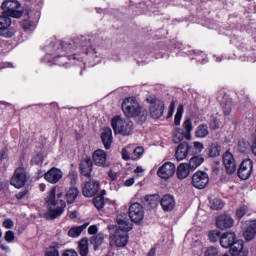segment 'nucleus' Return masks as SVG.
Listing matches in <instances>:
<instances>
[{
  "label": "nucleus",
  "instance_id": "obj_36",
  "mask_svg": "<svg viewBox=\"0 0 256 256\" xmlns=\"http://www.w3.org/2000/svg\"><path fill=\"white\" fill-rule=\"evenodd\" d=\"M208 239L211 243H217L221 239V232L219 230H212L208 234Z\"/></svg>",
  "mask_w": 256,
  "mask_h": 256
},
{
  "label": "nucleus",
  "instance_id": "obj_52",
  "mask_svg": "<svg viewBox=\"0 0 256 256\" xmlns=\"http://www.w3.org/2000/svg\"><path fill=\"white\" fill-rule=\"evenodd\" d=\"M194 149H195L196 153H201V151H203V149H204L203 143L194 142Z\"/></svg>",
  "mask_w": 256,
  "mask_h": 256
},
{
  "label": "nucleus",
  "instance_id": "obj_44",
  "mask_svg": "<svg viewBox=\"0 0 256 256\" xmlns=\"http://www.w3.org/2000/svg\"><path fill=\"white\" fill-rule=\"evenodd\" d=\"M248 207L243 205L240 206L237 210H236V217H238V219H243V217H245V215H247V211H248Z\"/></svg>",
  "mask_w": 256,
  "mask_h": 256
},
{
  "label": "nucleus",
  "instance_id": "obj_14",
  "mask_svg": "<svg viewBox=\"0 0 256 256\" xmlns=\"http://www.w3.org/2000/svg\"><path fill=\"white\" fill-rule=\"evenodd\" d=\"M44 179L48 183L55 185L56 183H59V181L63 179V171H61V169L59 168L53 167L45 173Z\"/></svg>",
  "mask_w": 256,
  "mask_h": 256
},
{
  "label": "nucleus",
  "instance_id": "obj_13",
  "mask_svg": "<svg viewBox=\"0 0 256 256\" xmlns=\"http://www.w3.org/2000/svg\"><path fill=\"white\" fill-rule=\"evenodd\" d=\"M223 164L228 175H233L237 171V164L235 163V157L229 151L223 154Z\"/></svg>",
  "mask_w": 256,
  "mask_h": 256
},
{
  "label": "nucleus",
  "instance_id": "obj_24",
  "mask_svg": "<svg viewBox=\"0 0 256 256\" xmlns=\"http://www.w3.org/2000/svg\"><path fill=\"white\" fill-rule=\"evenodd\" d=\"M101 139L105 149H111V144L113 143V131L111 128L104 129Z\"/></svg>",
  "mask_w": 256,
  "mask_h": 256
},
{
  "label": "nucleus",
  "instance_id": "obj_4",
  "mask_svg": "<svg viewBox=\"0 0 256 256\" xmlns=\"http://www.w3.org/2000/svg\"><path fill=\"white\" fill-rule=\"evenodd\" d=\"M112 129L115 135H123L127 137L133 133V121L116 116L111 121Z\"/></svg>",
  "mask_w": 256,
  "mask_h": 256
},
{
  "label": "nucleus",
  "instance_id": "obj_7",
  "mask_svg": "<svg viewBox=\"0 0 256 256\" xmlns=\"http://www.w3.org/2000/svg\"><path fill=\"white\" fill-rule=\"evenodd\" d=\"M129 243L128 232L115 230L114 234L110 236V247H125Z\"/></svg>",
  "mask_w": 256,
  "mask_h": 256
},
{
  "label": "nucleus",
  "instance_id": "obj_21",
  "mask_svg": "<svg viewBox=\"0 0 256 256\" xmlns=\"http://www.w3.org/2000/svg\"><path fill=\"white\" fill-rule=\"evenodd\" d=\"M118 229L116 231H125V233H129L131 229H133V224L129 222L127 215H119L117 217Z\"/></svg>",
  "mask_w": 256,
  "mask_h": 256
},
{
  "label": "nucleus",
  "instance_id": "obj_48",
  "mask_svg": "<svg viewBox=\"0 0 256 256\" xmlns=\"http://www.w3.org/2000/svg\"><path fill=\"white\" fill-rule=\"evenodd\" d=\"M31 162L34 163V165H41V163H43V154H37L33 157Z\"/></svg>",
  "mask_w": 256,
  "mask_h": 256
},
{
  "label": "nucleus",
  "instance_id": "obj_55",
  "mask_svg": "<svg viewBox=\"0 0 256 256\" xmlns=\"http://www.w3.org/2000/svg\"><path fill=\"white\" fill-rule=\"evenodd\" d=\"M29 193V190H23L22 192L16 194V199L21 200L25 199V196Z\"/></svg>",
  "mask_w": 256,
  "mask_h": 256
},
{
  "label": "nucleus",
  "instance_id": "obj_34",
  "mask_svg": "<svg viewBox=\"0 0 256 256\" xmlns=\"http://www.w3.org/2000/svg\"><path fill=\"white\" fill-rule=\"evenodd\" d=\"M202 163H203V157L194 156L190 159L188 167L191 171H195V169H197V167H199Z\"/></svg>",
  "mask_w": 256,
  "mask_h": 256
},
{
  "label": "nucleus",
  "instance_id": "obj_63",
  "mask_svg": "<svg viewBox=\"0 0 256 256\" xmlns=\"http://www.w3.org/2000/svg\"><path fill=\"white\" fill-rule=\"evenodd\" d=\"M22 27L24 29H29V27H31V23L29 22V20H25L23 23H22Z\"/></svg>",
  "mask_w": 256,
  "mask_h": 256
},
{
  "label": "nucleus",
  "instance_id": "obj_2",
  "mask_svg": "<svg viewBox=\"0 0 256 256\" xmlns=\"http://www.w3.org/2000/svg\"><path fill=\"white\" fill-rule=\"evenodd\" d=\"M122 111L127 119H136L138 123L147 121V109L142 108L135 97H128L123 100Z\"/></svg>",
  "mask_w": 256,
  "mask_h": 256
},
{
  "label": "nucleus",
  "instance_id": "obj_64",
  "mask_svg": "<svg viewBox=\"0 0 256 256\" xmlns=\"http://www.w3.org/2000/svg\"><path fill=\"white\" fill-rule=\"evenodd\" d=\"M252 153L254 155H256V139L254 140L253 144H252Z\"/></svg>",
  "mask_w": 256,
  "mask_h": 256
},
{
  "label": "nucleus",
  "instance_id": "obj_33",
  "mask_svg": "<svg viewBox=\"0 0 256 256\" xmlns=\"http://www.w3.org/2000/svg\"><path fill=\"white\" fill-rule=\"evenodd\" d=\"M67 203H74L75 199L79 197V190L77 188H70L65 195Z\"/></svg>",
  "mask_w": 256,
  "mask_h": 256
},
{
  "label": "nucleus",
  "instance_id": "obj_5",
  "mask_svg": "<svg viewBox=\"0 0 256 256\" xmlns=\"http://www.w3.org/2000/svg\"><path fill=\"white\" fill-rule=\"evenodd\" d=\"M146 101L150 105V117H152V119H161L163 113H165V102L153 94L148 95Z\"/></svg>",
  "mask_w": 256,
  "mask_h": 256
},
{
  "label": "nucleus",
  "instance_id": "obj_10",
  "mask_svg": "<svg viewBox=\"0 0 256 256\" xmlns=\"http://www.w3.org/2000/svg\"><path fill=\"white\" fill-rule=\"evenodd\" d=\"M192 185L195 189H205L209 185V174L198 171L192 176Z\"/></svg>",
  "mask_w": 256,
  "mask_h": 256
},
{
  "label": "nucleus",
  "instance_id": "obj_6",
  "mask_svg": "<svg viewBox=\"0 0 256 256\" xmlns=\"http://www.w3.org/2000/svg\"><path fill=\"white\" fill-rule=\"evenodd\" d=\"M1 9L3 14L7 17H15L16 19H19V17L23 15V12L21 11V3L17 0H5L1 5Z\"/></svg>",
  "mask_w": 256,
  "mask_h": 256
},
{
  "label": "nucleus",
  "instance_id": "obj_23",
  "mask_svg": "<svg viewBox=\"0 0 256 256\" xmlns=\"http://www.w3.org/2000/svg\"><path fill=\"white\" fill-rule=\"evenodd\" d=\"M221 105L224 109V115H231V111L235 108V102L229 95H224Z\"/></svg>",
  "mask_w": 256,
  "mask_h": 256
},
{
  "label": "nucleus",
  "instance_id": "obj_56",
  "mask_svg": "<svg viewBox=\"0 0 256 256\" xmlns=\"http://www.w3.org/2000/svg\"><path fill=\"white\" fill-rule=\"evenodd\" d=\"M173 113H175V102L172 101L169 107L168 117H173Z\"/></svg>",
  "mask_w": 256,
  "mask_h": 256
},
{
  "label": "nucleus",
  "instance_id": "obj_45",
  "mask_svg": "<svg viewBox=\"0 0 256 256\" xmlns=\"http://www.w3.org/2000/svg\"><path fill=\"white\" fill-rule=\"evenodd\" d=\"M83 52L85 53V55H88L89 57H93V55L97 54V50L95 49V46H93V45L84 46Z\"/></svg>",
  "mask_w": 256,
  "mask_h": 256
},
{
  "label": "nucleus",
  "instance_id": "obj_49",
  "mask_svg": "<svg viewBox=\"0 0 256 256\" xmlns=\"http://www.w3.org/2000/svg\"><path fill=\"white\" fill-rule=\"evenodd\" d=\"M69 179L71 181V185H75L77 183V180L79 179L77 172H75V171L71 172L69 174Z\"/></svg>",
  "mask_w": 256,
  "mask_h": 256
},
{
  "label": "nucleus",
  "instance_id": "obj_25",
  "mask_svg": "<svg viewBox=\"0 0 256 256\" xmlns=\"http://www.w3.org/2000/svg\"><path fill=\"white\" fill-rule=\"evenodd\" d=\"M244 243L243 240H236L234 244L231 246L230 254L232 256H245V252L243 251Z\"/></svg>",
  "mask_w": 256,
  "mask_h": 256
},
{
  "label": "nucleus",
  "instance_id": "obj_16",
  "mask_svg": "<svg viewBox=\"0 0 256 256\" xmlns=\"http://www.w3.org/2000/svg\"><path fill=\"white\" fill-rule=\"evenodd\" d=\"M216 225L218 229H221V231H225V229H231V227L235 225V220H233V217L227 214H222L218 216L216 220Z\"/></svg>",
  "mask_w": 256,
  "mask_h": 256
},
{
  "label": "nucleus",
  "instance_id": "obj_54",
  "mask_svg": "<svg viewBox=\"0 0 256 256\" xmlns=\"http://www.w3.org/2000/svg\"><path fill=\"white\" fill-rule=\"evenodd\" d=\"M62 256H79L75 250H66L63 252Z\"/></svg>",
  "mask_w": 256,
  "mask_h": 256
},
{
  "label": "nucleus",
  "instance_id": "obj_22",
  "mask_svg": "<svg viewBox=\"0 0 256 256\" xmlns=\"http://www.w3.org/2000/svg\"><path fill=\"white\" fill-rule=\"evenodd\" d=\"M94 164L98 167H105L107 163V153L104 150L98 149L93 153Z\"/></svg>",
  "mask_w": 256,
  "mask_h": 256
},
{
  "label": "nucleus",
  "instance_id": "obj_57",
  "mask_svg": "<svg viewBox=\"0 0 256 256\" xmlns=\"http://www.w3.org/2000/svg\"><path fill=\"white\" fill-rule=\"evenodd\" d=\"M219 120L217 119H213L211 122H210V127L212 129H219Z\"/></svg>",
  "mask_w": 256,
  "mask_h": 256
},
{
  "label": "nucleus",
  "instance_id": "obj_30",
  "mask_svg": "<svg viewBox=\"0 0 256 256\" xmlns=\"http://www.w3.org/2000/svg\"><path fill=\"white\" fill-rule=\"evenodd\" d=\"M209 135V127L206 124H200L195 131V136L199 139H205Z\"/></svg>",
  "mask_w": 256,
  "mask_h": 256
},
{
  "label": "nucleus",
  "instance_id": "obj_59",
  "mask_svg": "<svg viewBox=\"0 0 256 256\" xmlns=\"http://www.w3.org/2000/svg\"><path fill=\"white\" fill-rule=\"evenodd\" d=\"M108 175H109L111 181H117V172L110 170L108 172Z\"/></svg>",
  "mask_w": 256,
  "mask_h": 256
},
{
  "label": "nucleus",
  "instance_id": "obj_26",
  "mask_svg": "<svg viewBox=\"0 0 256 256\" xmlns=\"http://www.w3.org/2000/svg\"><path fill=\"white\" fill-rule=\"evenodd\" d=\"M142 203H144L146 207H149V209H155L159 203V196L157 194L146 195L144 199H142Z\"/></svg>",
  "mask_w": 256,
  "mask_h": 256
},
{
  "label": "nucleus",
  "instance_id": "obj_40",
  "mask_svg": "<svg viewBox=\"0 0 256 256\" xmlns=\"http://www.w3.org/2000/svg\"><path fill=\"white\" fill-rule=\"evenodd\" d=\"M183 127L186 130V139H191V132L193 131V124L191 123V120H185Z\"/></svg>",
  "mask_w": 256,
  "mask_h": 256
},
{
  "label": "nucleus",
  "instance_id": "obj_32",
  "mask_svg": "<svg viewBox=\"0 0 256 256\" xmlns=\"http://www.w3.org/2000/svg\"><path fill=\"white\" fill-rule=\"evenodd\" d=\"M103 241H105V234L98 233L91 238L90 243L96 249L97 247H101V245H103Z\"/></svg>",
  "mask_w": 256,
  "mask_h": 256
},
{
  "label": "nucleus",
  "instance_id": "obj_62",
  "mask_svg": "<svg viewBox=\"0 0 256 256\" xmlns=\"http://www.w3.org/2000/svg\"><path fill=\"white\" fill-rule=\"evenodd\" d=\"M222 172H223V169H221L220 167H214L213 168L214 175H219Z\"/></svg>",
  "mask_w": 256,
  "mask_h": 256
},
{
  "label": "nucleus",
  "instance_id": "obj_9",
  "mask_svg": "<svg viewBox=\"0 0 256 256\" xmlns=\"http://www.w3.org/2000/svg\"><path fill=\"white\" fill-rule=\"evenodd\" d=\"M129 217L133 223H141L145 219V209L139 203H133L129 207Z\"/></svg>",
  "mask_w": 256,
  "mask_h": 256
},
{
  "label": "nucleus",
  "instance_id": "obj_35",
  "mask_svg": "<svg viewBox=\"0 0 256 256\" xmlns=\"http://www.w3.org/2000/svg\"><path fill=\"white\" fill-rule=\"evenodd\" d=\"M185 139V133L181 128H176L173 132V142L178 144L181 143Z\"/></svg>",
  "mask_w": 256,
  "mask_h": 256
},
{
  "label": "nucleus",
  "instance_id": "obj_11",
  "mask_svg": "<svg viewBox=\"0 0 256 256\" xmlns=\"http://www.w3.org/2000/svg\"><path fill=\"white\" fill-rule=\"evenodd\" d=\"M15 30L11 28V18L9 16H0V37H13Z\"/></svg>",
  "mask_w": 256,
  "mask_h": 256
},
{
  "label": "nucleus",
  "instance_id": "obj_20",
  "mask_svg": "<svg viewBox=\"0 0 256 256\" xmlns=\"http://www.w3.org/2000/svg\"><path fill=\"white\" fill-rule=\"evenodd\" d=\"M80 171L84 177H91V171H93V160L90 157H85L80 162Z\"/></svg>",
  "mask_w": 256,
  "mask_h": 256
},
{
  "label": "nucleus",
  "instance_id": "obj_8",
  "mask_svg": "<svg viewBox=\"0 0 256 256\" xmlns=\"http://www.w3.org/2000/svg\"><path fill=\"white\" fill-rule=\"evenodd\" d=\"M27 179V170H25V168L23 167H19L16 169L13 177L11 178L10 183L16 189H21V187H25Z\"/></svg>",
  "mask_w": 256,
  "mask_h": 256
},
{
  "label": "nucleus",
  "instance_id": "obj_29",
  "mask_svg": "<svg viewBox=\"0 0 256 256\" xmlns=\"http://www.w3.org/2000/svg\"><path fill=\"white\" fill-rule=\"evenodd\" d=\"M78 251L81 256L89 255V240L87 238H82L78 244Z\"/></svg>",
  "mask_w": 256,
  "mask_h": 256
},
{
  "label": "nucleus",
  "instance_id": "obj_58",
  "mask_svg": "<svg viewBox=\"0 0 256 256\" xmlns=\"http://www.w3.org/2000/svg\"><path fill=\"white\" fill-rule=\"evenodd\" d=\"M9 154H7V149H3L0 151V161H5Z\"/></svg>",
  "mask_w": 256,
  "mask_h": 256
},
{
  "label": "nucleus",
  "instance_id": "obj_28",
  "mask_svg": "<svg viewBox=\"0 0 256 256\" xmlns=\"http://www.w3.org/2000/svg\"><path fill=\"white\" fill-rule=\"evenodd\" d=\"M189 164L182 163L177 168V177L178 179H187L190 173Z\"/></svg>",
  "mask_w": 256,
  "mask_h": 256
},
{
  "label": "nucleus",
  "instance_id": "obj_39",
  "mask_svg": "<svg viewBox=\"0 0 256 256\" xmlns=\"http://www.w3.org/2000/svg\"><path fill=\"white\" fill-rule=\"evenodd\" d=\"M221 155V150L219 149L218 144H212L209 148V156L210 157H219Z\"/></svg>",
  "mask_w": 256,
  "mask_h": 256
},
{
  "label": "nucleus",
  "instance_id": "obj_18",
  "mask_svg": "<svg viewBox=\"0 0 256 256\" xmlns=\"http://www.w3.org/2000/svg\"><path fill=\"white\" fill-rule=\"evenodd\" d=\"M99 191V182L95 180H90L86 182L84 187L82 188V193L84 197H93Z\"/></svg>",
  "mask_w": 256,
  "mask_h": 256
},
{
  "label": "nucleus",
  "instance_id": "obj_43",
  "mask_svg": "<svg viewBox=\"0 0 256 256\" xmlns=\"http://www.w3.org/2000/svg\"><path fill=\"white\" fill-rule=\"evenodd\" d=\"M93 203L96 209H103V206L105 205V198H103V196H97L93 199Z\"/></svg>",
  "mask_w": 256,
  "mask_h": 256
},
{
  "label": "nucleus",
  "instance_id": "obj_17",
  "mask_svg": "<svg viewBox=\"0 0 256 256\" xmlns=\"http://www.w3.org/2000/svg\"><path fill=\"white\" fill-rule=\"evenodd\" d=\"M237 241L235 232H226L220 237V245L223 249H229Z\"/></svg>",
  "mask_w": 256,
  "mask_h": 256
},
{
  "label": "nucleus",
  "instance_id": "obj_12",
  "mask_svg": "<svg viewBox=\"0 0 256 256\" xmlns=\"http://www.w3.org/2000/svg\"><path fill=\"white\" fill-rule=\"evenodd\" d=\"M251 173H253V161L251 159L244 160L238 169V176L245 181L251 177Z\"/></svg>",
  "mask_w": 256,
  "mask_h": 256
},
{
  "label": "nucleus",
  "instance_id": "obj_46",
  "mask_svg": "<svg viewBox=\"0 0 256 256\" xmlns=\"http://www.w3.org/2000/svg\"><path fill=\"white\" fill-rule=\"evenodd\" d=\"M217 255H219V251L215 247H209L204 252V256H217Z\"/></svg>",
  "mask_w": 256,
  "mask_h": 256
},
{
  "label": "nucleus",
  "instance_id": "obj_15",
  "mask_svg": "<svg viewBox=\"0 0 256 256\" xmlns=\"http://www.w3.org/2000/svg\"><path fill=\"white\" fill-rule=\"evenodd\" d=\"M161 179H171L175 175V164L171 162L164 163L157 171Z\"/></svg>",
  "mask_w": 256,
  "mask_h": 256
},
{
  "label": "nucleus",
  "instance_id": "obj_41",
  "mask_svg": "<svg viewBox=\"0 0 256 256\" xmlns=\"http://www.w3.org/2000/svg\"><path fill=\"white\" fill-rule=\"evenodd\" d=\"M224 204L223 200L219 198H214L211 203V209H214L215 211H219V209H223Z\"/></svg>",
  "mask_w": 256,
  "mask_h": 256
},
{
  "label": "nucleus",
  "instance_id": "obj_19",
  "mask_svg": "<svg viewBox=\"0 0 256 256\" xmlns=\"http://www.w3.org/2000/svg\"><path fill=\"white\" fill-rule=\"evenodd\" d=\"M160 205L163 211H173L176 205L175 198L171 194H166L160 199Z\"/></svg>",
  "mask_w": 256,
  "mask_h": 256
},
{
  "label": "nucleus",
  "instance_id": "obj_38",
  "mask_svg": "<svg viewBox=\"0 0 256 256\" xmlns=\"http://www.w3.org/2000/svg\"><path fill=\"white\" fill-rule=\"evenodd\" d=\"M184 107L183 104H180L177 108V112L175 115L174 123L175 125H181V119L183 117Z\"/></svg>",
  "mask_w": 256,
  "mask_h": 256
},
{
  "label": "nucleus",
  "instance_id": "obj_51",
  "mask_svg": "<svg viewBox=\"0 0 256 256\" xmlns=\"http://www.w3.org/2000/svg\"><path fill=\"white\" fill-rule=\"evenodd\" d=\"M122 158L124 161H129L131 159V155L129 154V150H127V148L122 149Z\"/></svg>",
  "mask_w": 256,
  "mask_h": 256
},
{
  "label": "nucleus",
  "instance_id": "obj_3",
  "mask_svg": "<svg viewBox=\"0 0 256 256\" xmlns=\"http://www.w3.org/2000/svg\"><path fill=\"white\" fill-rule=\"evenodd\" d=\"M44 51L46 54L41 58V63L47 64L51 63L52 65L57 63L59 59H63L67 55V52L60 47L55 45V43H51L48 46L44 47Z\"/></svg>",
  "mask_w": 256,
  "mask_h": 256
},
{
  "label": "nucleus",
  "instance_id": "obj_27",
  "mask_svg": "<svg viewBox=\"0 0 256 256\" xmlns=\"http://www.w3.org/2000/svg\"><path fill=\"white\" fill-rule=\"evenodd\" d=\"M189 151V144L187 142L181 143L176 150V159L177 161H183L187 157Z\"/></svg>",
  "mask_w": 256,
  "mask_h": 256
},
{
  "label": "nucleus",
  "instance_id": "obj_1",
  "mask_svg": "<svg viewBox=\"0 0 256 256\" xmlns=\"http://www.w3.org/2000/svg\"><path fill=\"white\" fill-rule=\"evenodd\" d=\"M62 197L63 190L61 187H52L48 193V196L45 198L48 207V212L45 214L46 219H57V217H59V215L65 211L67 204L61 199Z\"/></svg>",
  "mask_w": 256,
  "mask_h": 256
},
{
  "label": "nucleus",
  "instance_id": "obj_47",
  "mask_svg": "<svg viewBox=\"0 0 256 256\" xmlns=\"http://www.w3.org/2000/svg\"><path fill=\"white\" fill-rule=\"evenodd\" d=\"M4 239L7 241V243H12V241L15 240V233H13V231H7L5 233Z\"/></svg>",
  "mask_w": 256,
  "mask_h": 256
},
{
  "label": "nucleus",
  "instance_id": "obj_50",
  "mask_svg": "<svg viewBox=\"0 0 256 256\" xmlns=\"http://www.w3.org/2000/svg\"><path fill=\"white\" fill-rule=\"evenodd\" d=\"M2 225L5 229H13L14 222L11 219H6Z\"/></svg>",
  "mask_w": 256,
  "mask_h": 256
},
{
  "label": "nucleus",
  "instance_id": "obj_37",
  "mask_svg": "<svg viewBox=\"0 0 256 256\" xmlns=\"http://www.w3.org/2000/svg\"><path fill=\"white\" fill-rule=\"evenodd\" d=\"M85 229V226H78V227H74L71 228L68 231V235L69 237H79V235H81V233H83V230Z\"/></svg>",
  "mask_w": 256,
  "mask_h": 256
},
{
  "label": "nucleus",
  "instance_id": "obj_53",
  "mask_svg": "<svg viewBox=\"0 0 256 256\" xmlns=\"http://www.w3.org/2000/svg\"><path fill=\"white\" fill-rule=\"evenodd\" d=\"M46 256H59V251L55 248H51L46 252Z\"/></svg>",
  "mask_w": 256,
  "mask_h": 256
},
{
  "label": "nucleus",
  "instance_id": "obj_42",
  "mask_svg": "<svg viewBox=\"0 0 256 256\" xmlns=\"http://www.w3.org/2000/svg\"><path fill=\"white\" fill-rule=\"evenodd\" d=\"M144 152L145 150L143 149V147H137L136 149H134L131 155L132 161H137V159H139Z\"/></svg>",
  "mask_w": 256,
  "mask_h": 256
},
{
  "label": "nucleus",
  "instance_id": "obj_60",
  "mask_svg": "<svg viewBox=\"0 0 256 256\" xmlns=\"http://www.w3.org/2000/svg\"><path fill=\"white\" fill-rule=\"evenodd\" d=\"M88 233L89 235H95V233H97V226H90L88 228Z\"/></svg>",
  "mask_w": 256,
  "mask_h": 256
},
{
  "label": "nucleus",
  "instance_id": "obj_31",
  "mask_svg": "<svg viewBox=\"0 0 256 256\" xmlns=\"http://www.w3.org/2000/svg\"><path fill=\"white\" fill-rule=\"evenodd\" d=\"M244 239H246V241H253V239H255V235H256V224H252L250 225L246 231L244 232Z\"/></svg>",
  "mask_w": 256,
  "mask_h": 256
},
{
  "label": "nucleus",
  "instance_id": "obj_61",
  "mask_svg": "<svg viewBox=\"0 0 256 256\" xmlns=\"http://www.w3.org/2000/svg\"><path fill=\"white\" fill-rule=\"evenodd\" d=\"M135 184V179L134 178H130L128 180L125 181V186L126 187H131V185Z\"/></svg>",
  "mask_w": 256,
  "mask_h": 256
}]
</instances>
